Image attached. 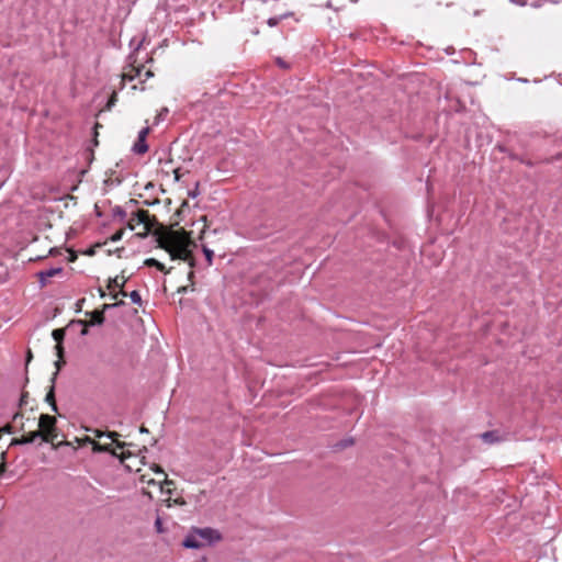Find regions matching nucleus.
I'll return each mask as SVG.
<instances>
[{"mask_svg":"<svg viewBox=\"0 0 562 562\" xmlns=\"http://www.w3.org/2000/svg\"><path fill=\"white\" fill-rule=\"evenodd\" d=\"M160 246L165 248L172 259L179 258L182 260L190 259V245L191 240L183 232H170L160 239Z\"/></svg>","mask_w":562,"mask_h":562,"instance_id":"f257e3e1","label":"nucleus"},{"mask_svg":"<svg viewBox=\"0 0 562 562\" xmlns=\"http://www.w3.org/2000/svg\"><path fill=\"white\" fill-rule=\"evenodd\" d=\"M38 426V431L43 434L42 441L54 445L58 436L56 428V418L47 414H42L40 416Z\"/></svg>","mask_w":562,"mask_h":562,"instance_id":"f03ea898","label":"nucleus"},{"mask_svg":"<svg viewBox=\"0 0 562 562\" xmlns=\"http://www.w3.org/2000/svg\"><path fill=\"white\" fill-rule=\"evenodd\" d=\"M143 224L146 231H149V213L148 211L139 210L132 214L127 222V227L134 231L137 225Z\"/></svg>","mask_w":562,"mask_h":562,"instance_id":"7ed1b4c3","label":"nucleus"},{"mask_svg":"<svg viewBox=\"0 0 562 562\" xmlns=\"http://www.w3.org/2000/svg\"><path fill=\"white\" fill-rule=\"evenodd\" d=\"M193 530L198 535V538L203 541L204 546L212 544L213 542L221 540L220 532L213 528H193Z\"/></svg>","mask_w":562,"mask_h":562,"instance_id":"20e7f679","label":"nucleus"},{"mask_svg":"<svg viewBox=\"0 0 562 562\" xmlns=\"http://www.w3.org/2000/svg\"><path fill=\"white\" fill-rule=\"evenodd\" d=\"M52 336H53L54 340L57 342V345L55 346V349H56V355L58 357V360L55 362V366H56L57 370H60L61 366L65 363L63 360L64 350L61 347V341L64 339L65 331H64V329H54L52 333Z\"/></svg>","mask_w":562,"mask_h":562,"instance_id":"39448f33","label":"nucleus"},{"mask_svg":"<svg viewBox=\"0 0 562 562\" xmlns=\"http://www.w3.org/2000/svg\"><path fill=\"white\" fill-rule=\"evenodd\" d=\"M149 133L148 127H144L138 132L137 140L133 146V151L138 155H143L148 150V145L146 143V137Z\"/></svg>","mask_w":562,"mask_h":562,"instance_id":"423d86ee","label":"nucleus"},{"mask_svg":"<svg viewBox=\"0 0 562 562\" xmlns=\"http://www.w3.org/2000/svg\"><path fill=\"white\" fill-rule=\"evenodd\" d=\"M126 280L124 279V277H122V279H120V277H114V278H110L109 279V282H108V289L110 291H114L115 289H120L119 293H113L112 294V299H116L119 294L123 295V296H126L127 293L125 291H123V286L125 284Z\"/></svg>","mask_w":562,"mask_h":562,"instance_id":"0eeeda50","label":"nucleus"},{"mask_svg":"<svg viewBox=\"0 0 562 562\" xmlns=\"http://www.w3.org/2000/svg\"><path fill=\"white\" fill-rule=\"evenodd\" d=\"M182 546L188 549H199L204 547L203 541L198 538V535L192 529L190 533L182 541Z\"/></svg>","mask_w":562,"mask_h":562,"instance_id":"6e6552de","label":"nucleus"},{"mask_svg":"<svg viewBox=\"0 0 562 562\" xmlns=\"http://www.w3.org/2000/svg\"><path fill=\"white\" fill-rule=\"evenodd\" d=\"M58 371L59 370H56V372L53 374V376H52V385H50V389L47 392L46 397H45V401L50 404L52 411H54V412H57V405H56V402H55V394H54V383H55L56 376L58 374Z\"/></svg>","mask_w":562,"mask_h":562,"instance_id":"1a4fd4ad","label":"nucleus"},{"mask_svg":"<svg viewBox=\"0 0 562 562\" xmlns=\"http://www.w3.org/2000/svg\"><path fill=\"white\" fill-rule=\"evenodd\" d=\"M481 439L485 443L493 445V443L501 441V436H499L498 431L491 430V431H485V432L481 434Z\"/></svg>","mask_w":562,"mask_h":562,"instance_id":"9d476101","label":"nucleus"},{"mask_svg":"<svg viewBox=\"0 0 562 562\" xmlns=\"http://www.w3.org/2000/svg\"><path fill=\"white\" fill-rule=\"evenodd\" d=\"M42 432L40 431H31L26 435H24L20 440L16 441V443L26 445V443H34L37 439L42 440Z\"/></svg>","mask_w":562,"mask_h":562,"instance_id":"9b49d317","label":"nucleus"},{"mask_svg":"<svg viewBox=\"0 0 562 562\" xmlns=\"http://www.w3.org/2000/svg\"><path fill=\"white\" fill-rule=\"evenodd\" d=\"M89 315L91 316V319L89 322L90 326L102 325L104 323L103 311L95 310V311L89 313Z\"/></svg>","mask_w":562,"mask_h":562,"instance_id":"f8f14e48","label":"nucleus"},{"mask_svg":"<svg viewBox=\"0 0 562 562\" xmlns=\"http://www.w3.org/2000/svg\"><path fill=\"white\" fill-rule=\"evenodd\" d=\"M144 70V66L131 67V70L124 72L123 79H127L130 81L134 80L136 77H140Z\"/></svg>","mask_w":562,"mask_h":562,"instance_id":"ddd939ff","label":"nucleus"},{"mask_svg":"<svg viewBox=\"0 0 562 562\" xmlns=\"http://www.w3.org/2000/svg\"><path fill=\"white\" fill-rule=\"evenodd\" d=\"M145 265L148 267H156L159 271H165V266L155 258L146 259Z\"/></svg>","mask_w":562,"mask_h":562,"instance_id":"4468645a","label":"nucleus"},{"mask_svg":"<svg viewBox=\"0 0 562 562\" xmlns=\"http://www.w3.org/2000/svg\"><path fill=\"white\" fill-rule=\"evenodd\" d=\"M45 276L48 277L49 279L57 276V274H60L63 272V268L61 267H55V268H49V269H46V270H43Z\"/></svg>","mask_w":562,"mask_h":562,"instance_id":"2eb2a0df","label":"nucleus"},{"mask_svg":"<svg viewBox=\"0 0 562 562\" xmlns=\"http://www.w3.org/2000/svg\"><path fill=\"white\" fill-rule=\"evenodd\" d=\"M131 301L134 303V304H137V305H140L142 304V297H140V294L138 293V291H132L130 294H128Z\"/></svg>","mask_w":562,"mask_h":562,"instance_id":"dca6fc26","label":"nucleus"},{"mask_svg":"<svg viewBox=\"0 0 562 562\" xmlns=\"http://www.w3.org/2000/svg\"><path fill=\"white\" fill-rule=\"evenodd\" d=\"M114 216L119 217L121 221H124L126 218V212L121 206H116L113 210Z\"/></svg>","mask_w":562,"mask_h":562,"instance_id":"f3484780","label":"nucleus"},{"mask_svg":"<svg viewBox=\"0 0 562 562\" xmlns=\"http://www.w3.org/2000/svg\"><path fill=\"white\" fill-rule=\"evenodd\" d=\"M36 276H37V279H38V282H40L41 286L42 288L45 286L47 284L48 280H49V278L45 276L43 270L38 271L36 273Z\"/></svg>","mask_w":562,"mask_h":562,"instance_id":"a211bd4d","label":"nucleus"},{"mask_svg":"<svg viewBox=\"0 0 562 562\" xmlns=\"http://www.w3.org/2000/svg\"><path fill=\"white\" fill-rule=\"evenodd\" d=\"M36 276H37V279H38V282H40L41 286L42 288L45 286L47 284L48 280H49V278L45 276L43 270L38 271L36 273Z\"/></svg>","mask_w":562,"mask_h":562,"instance_id":"6ab92c4d","label":"nucleus"},{"mask_svg":"<svg viewBox=\"0 0 562 562\" xmlns=\"http://www.w3.org/2000/svg\"><path fill=\"white\" fill-rule=\"evenodd\" d=\"M203 252L205 255V258L209 262V265H212L214 252L213 250L209 249L207 247H203Z\"/></svg>","mask_w":562,"mask_h":562,"instance_id":"aec40b11","label":"nucleus"},{"mask_svg":"<svg viewBox=\"0 0 562 562\" xmlns=\"http://www.w3.org/2000/svg\"><path fill=\"white\" fill-rule=\"evenodd\" d=\"M95 449L99 450V451L110 452V453H112L115 457L117 456L116 452L111 449V445L97 446Z\"/></svg>","mask_w":562,"mask_h":562,"instance_id":"412c9836","label":"nucleus"},{"mask_svg":"<svg viewBox=\"0 0 562 562\" xmlns=\"http://www.w3.org/2000/svg\"><path fill=\"white\" fill-rule=\"evenodd\" d=\"M123 235H124V231L120 229L111 236L110 240L113 243H116L122 239Z\"/></svg>","mask_w":562,"mask_h":562,"instance_id":"4be33fe9","label":"nucleus"},{"mask_svg":"<svg viewBox=\"0 0 562 562\" xmlns=\"http://www.w3.org/2000/svg\"><path fill=\"white\" fill-rule=\"evenodd\" d=\"M124 304V301H120L117 303H114V304H104L103 305V312L106 311V310H110V308H113V307H116V306H120V305H123Z\"/></svg>","mask_w":562,"mask_h":562,"instance_id":"5701e85b","label":"nucleus"},{"mask_svg":"<svg viewBox=\"0 0 562 562\" xmlns=\"http://www.w3.org/2000/svg\"><path fill=\"white\" fill-rule=\"evenodd\" d=\"M510 2H513L517 5H520V7H524L527 4L526 0H510Z\"/></svg>","mask_w":562,"mask_h":562,"instance_id":"b1692460","label":"nucleus"},{"mask_svg":"<svg viewBox=\"0 0 562 562\" xmlns=\"http://www.w3.org/2000/svg\"><path fill=\"white\" fill-rule=\"evenodd\" d=\"M277 63H278V65H279L280 67H282V68H288L286 63H285V61H283L281 58H278V59H277Z\"/></svg>","mask_w":562,"mask_h":562,"instance_id":"393cba45","label":"nucleus"},{"mask_svg":"<svg viewBox=\"0 0 562 562\" xmlns=\"http://www.w3.org/2000/svg\"><path fill=\"white\" fill-rule=\"evenodd\" d=\"M155 525H156L157 530L161 531V521L159 518L156 519Z\"/></svg>","mask_w":562,"mask_h":562,"instance_id":"a878e982","label":"nucleus"},{"mask_svg":"<svg viewBox=\"0 0 562 562\" xmlns=\"http://www.w3.org/2000/svg\"><path fill=\"white\" fill-rule=\"evenodd\" d=\"M188 290H189V286H188V285H186V286H181V288H179V289H178V292H179V293H187V292H188Z\"/></svg>","mask_w":562,"mask_h":562,"instance_id":"bb28decb","label":"nucleus"},{"mask_svg":"<svg viewBox=\"0 0 562 562\" xmlns=\"http://www.w3.org/2000/svg\"><path fill=\"white\" fill-rule=\"evenodd\" d=\"M153 76H154V74H153L150 70H146V71H145V78H146V79H148V78H150V77H153Z\"/></svg>","mask_w":562,"mask_h":562,"instance_id":"cd10ccee","label":"nucleus"},{"mask_svg":"<svg viewBox=\"0 0 562 562\" xmlns=\"http://www.w3.org/2000/svg\"><path fill=\"white\" fill-rule=\"evenodd\" d=\"M268 24L273 26V25L277 24V20L276 19H269Z\"/></svg>","mask_w":562,"mask_h":562,"instance_id":"c85d7f7f","label":"nucleus"},{"mask_svg":"<svg viewBox=\"0 0 562 562\" xmlns=\"http://www.w3.org/2000/svg\"><path fill=\"white\" fill-rule=\"evenodd\" d=\"M116 436H117V434H116V432H110V434H108V437H109V438H111V439H113V440H114V438H115Z\"/></svg>","mask_w":562,"mask_h":562,"instance_id":"c756f323","label":"nucleus"},{"mask_svg":"<svg viewBox=\"0 0 562 562\" xmlns=\"http://www.w3.org/2000/svg\"><path fill=\"white\" fill-rule=\"evenodd\" d=\"M175 179L178 181L180 179V176H179V170L176 169L175 170Z\"/></svg>","mask_w":562,"mask_h":562,"instance_id":"7c9ffc66","label":"nucleus"},{"mask_svg":"<svg viewBox=\"0 0 562 562\" xmlns=\"http://www.w3.org/2000/svg\"><path fill=\"white\" fill-rule=\"evenodd\" d=\"M31 359H32V353H31V351L29 350L26 361L29 362Z\"/></svg>","mask_w":562,"mask_h":562,"instance_id":"2f4dec72","label":"nucleus"},{"mask_svg":"<svg viewBox=\"0 0 562 562\" xmlns=\"http://www.w3.org/2000/svg\"><path fill=\"white\" fill-rule=\"evenodd\" d=\"M124 446H125L124 442H116V447H119V448H123Z\"/></svg>","mask_w":562,"mask_h":562,"instance_id":"473e14b6","label":"nucleus"},{"mask_svg":"<svg viewBox=\"0 0 562 562\" xmlns=\"http://www.w3.org/2000/svg\"><path fill=\"white\" fill-rule=\"evenodd\" d=\"M188 278H189V280H191L193 278V271L189 272Z\"/></svg>","mask_w":562,"mask_h":562,"instance_id":"72a5a7b5","label":"nucleus"},{"mask_svg":"<svg viewBox=\"0 0 562 562\" xmlns=\"http://www.w3.org/2000/svg\"><path fill=\"white\" fill-rule=\"evenodd\" d=\"M4 470H5V467H4V464H2V465L0 467V473H3V472H4Z\"/></svg>","mask_w":562,"mask_h":562,"instance_id":"f704fd0d","label":"nucleus"},{"mask_svg":"<svg viewBox=\"0 0 562 562\" xmlns=\"http://www.w3.org/2000/svg\"><path fill=\"white\" fill-rule=\"evenodd\" d=\"M140 431H142V432H147V429H146L145 427H142V428H140Z\"/></svg>","mask_w":562,"mask_h":562,"instance_id":"c9c22d12","label":"nucleus"},{"mask_svg":"<svg viewBox=\"0 0 562 562\" xmlns=\"http://www.w3.org/2000/svg\"><path fill=\"white\" fill-rule=\"evenodd\" d=\"M4 458H5V452H2L1 453V459L4 460Z\"/></svg>","mask_w":562,"mask_h":562,"instance_id":"e433bc0d","label":"nucleus"},{"mask_svg":"<svg viewBox=\"0 0 562 562\" xmlns=\"http://www.w3.org/2000/svg\"><path fill=\"white\" fill-rule=\"evenodd\" d=\"M100 295H101V297H104L105 293L103 291H101Z\"/></svg>","mask_w":562,"mask_h":562,"instance_id":"4c0bfd02","label":"nucleus"}]
</instances>
